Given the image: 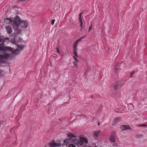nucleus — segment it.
Listing matches in <instances>:
<instances>
[{"mask_svg":"<svg viewBox=\"0 0 147 147\" xmlns=\"http://www.w3.org/2000/svg\"><path fill=\"white\" fill-rule=\"evenodd\" d=\"M100 122H99L98 123V125H100Z\"/></svg>","mask_w":147,"mask_h":147,"instance_id":"nucleus-28","label":"nucleus"},{"mask_svg":"<svg viewBox=\"0 0 147 147\" xmlns=\"http://www.w3.org/2000/svg\"><path fill=\"white\" fill-rule=\"evenodd\" d=\"M73 58L75 60V61L73 62V64L76 66V67H77V64L78 63V61L75 56H73Z\"/></svg>","mask_w":147,"mask_h":147,"instance_id":"nucleus-13","label":"nucleus"},{"mask_svg":"<svg viewBox=\"0 0 147 147\" xmlns=\"http://www.w3.org/2000/svg\"><path fill=\"white\" fill-rule=\"evenodd\" d=\"M121 82L119 81H117L116 85H115L113 86L114 89L115 90H117V87H120L122 85H120Z\"/></svg>","mask_w":147,"mask_h":147,"instance_id":"nucleus-12","label":"nucleus"},{"mask_svg":"<svg viewBox=\"0 0 147 147\" xmlns=\"http://www.w3.org/2000/svg\"><path fill=\"white\" fill-rule=\"evenodd\" d=\"M82 12L79 14V22L81 24L80 26L82 27H83V26H82L83 23H82V18H81V15L82 14Z\"/></svg>","mask_w":147,"mask_h":147,"instance_id":"nucleus-14","label":"nucleus"},{"mask_svg":"<svg viewBox=\"0 0 147 147\" xmlns=\"http://www.w3.org/2000/svg\"><path fill=\"white\" fill-rule=\"evenodd\" d=\"M56 50H57V53H58L59 54L60 53V51L59 50V48H56Z\"/></svg>","mask_w":147,"mask_h":147,"instance_id":"nucleus-23","label":"nucleus"},{"mask_svg":"<svg viewBox=\"0 0 147 147\" xmlns=\"http://www.w3.org/2000/svg\"><path fill=\"white\" fill-rule=\"evenodd\" d=\"M121 118L120 117H118L114 119L112 123V125H115L116 123L119 122L121 120Z\"/></svg>","mask_w":147,"mask_h":147,"instance_id":"nucleus-10","label":"nucleus"},{"mask_svg":"<svg viewBox=\"0 0 147 147\" xmlns=\"http://www.w3.org/2000/svg\"><path fill=\"white\" fill-rule=\"evenodd\" d=\"M5 29L7 32L8 34H11L12 32V28L11 26H8L5 27Z\"/></svg>","mask_w":147,"mask_h":147,"instance_id":"nucleus-9","label":"nucleus"},{"mask_svg":"<svg viewBox=\"0 0 147 147\" xmlns=\"http://www.w3.org/2000/svg\"><path fill=\"white\" fill-rule=\"evenodd\" d=\"M3 40V37L0 36V42H2Z\"/></svg>","mask_w":147,"mask_h":147,"instance_id":"nucleus-24","label":"nucleus"},{"mask_svg":"<svg viewBox=\"0 0 147 147\" xmlns=\"http://www.w3.org/2000/svg\"><path fill=\"white\" fill-rule=\"evenodd\" d=\"M20 52V51L19 49H17L15 50H14L12 53V55H17Z\"/></svg>","mask_w":147,"mask_h":147,"instance_id":"nucleus-15","label":"nucleus"},{"mask_svg":"<svg viewBox=\"0 0 147 147\" xmlns=\"http://www.w3.org/2000/svg\"><path fill=\"white\" fill-rule=\"evenodd\" d=\"M92 24H91V26H90V27H89V30H88V31L89 32H90V30L92 29Z\"/></svg>","mask_w":147,"mask_h":147,"instance_id":"nucleus-22","label":"nucleus"},{"mask_svg":"<svg viewBox=\"0 0 147 147\" xmlns=\"http://www.w3.org/2000/svg\"><path fill=\"white\" fill-rule=\"evenodd\" d=\"M86 37V36H84L80 38L77 40L75 41V42L74 43L73 45V49H74V53L76 57H78L77 55V45L78 43L82 39H84Z\"/></svg>","mask_w":147,"mask_h":147,"instance_id":"nucleus-4","label":"nucleus"},{"mask_svg":"<svg viewBox=\"0 0 147 147\" xmlns=\"http://www.w3.org/2000/svg\"><path fill=\"white\" fill-rule=\"evenodd\" d=\"M100 133V131H94V134L95 136L96 137V138H97V137L98 136V134Z\"/></svg>","mask_w":147,"mask_h":147,"instance_id":"nucleus-16","label":"nucleus"},{"mask_svg":"<svg viewBox=\"0 0 147 147\" xmlns=\"http://www.w3.org/2000/svg\"><path fill=\"white\" fill-rule=\"evenodd\" d=\"M68 147H76V146L75 145H74V144H69Z\"/></svg>","mask_w":147,"mask_h":147,"instance_id":"nucleus-19","label":"nucleus"},{"mask_svg":"<svg viewBox=\"0 0 147 147\" xmlns=\"http://www.w3.org/2000/svg\"><path fill=\"white\" fill-rule=\"evenodd\" d=\"M71 138L69 137L65 139L64 141V144L67 145L68 144H69L71 143L74 142L78 146H81L86 145L88 142L87 140L84 138L81 137L79 139H75L74 140Z\"/></svg>","mask_w":147,"mask_h":147,"instance_id":"nucleus-3","label":"nucleus"},{"mask_svg":"<svg viewBox=\"0 0 147 147\" xmlns=\"http://www.w3.org/2000/svg\"><path fill=\"white\" fill-rule=\"evenodd\" d=\"M28 26L27 22L25 20L21 21L20 18L18 16L14 18L12 25V27L18 33H21L22 28H26Z\"/></svg>","mask_w":147,"mask_h":147,"instance_id":"nucleus-2","label":"nucleus"},{"mask_svg":"<svg viewBox=\"0 0 147 147\" xmlns=\"http://www.w3.org/2000/svg\"><path fill=\"white\" fill-rule=\"evenodd\" d=\"M24 46L23 45H18V48L20 50H22L24 48Z\"/></svg>","mask_w":147,"mask_h":147,"instance_id":"nucleus-17","label":"nucleus"},{"mask_svg":"<svg viewBox=\"0 0 147 147\" xmlns=\"http://www.w3.org/2000/svg\"><path fill=\"white\" fill-rule=\"evenodd\" d=\"M134 74V71H132L131 73L130 74V77L131 78H132L133 76V75Z\"/></svg>","mask_w":147,"mask_h":147,"instance_id":"nucleus-21","label":"nucleus"},{"mask_svg":"<svg viewBox=\"0 0 147 147\" xmlns=\"http://www.w3.org/2000/svg\"><path fill=\"white\" fill-rule=\"evenodd\" d=\"M50 147H56L58 146V144L55 143L54 141H51L49 144Z\"/></svg>","mask_w":147,"mask_h":147,"instance_id":"nucleus-11","label":"nucleus"},{"mask_svg":"<svg viewBox=\"0 0 147 147\" xmlns=\"http://www.w3.org/2000/svg\"><path fill=\"white\" fill-rule=\"evenodd\" d=\"M118 63H117L116 64V65L115 66V70H116V72H118V71L119 70V69H118L117 67V66L118 65Z\"/></svg>","mask_w":147,"mask_h":147,"instance_id":"nucleus-18","label":"nucleus"},{"mask_svg":"<svg viewBox=\"0 0 147 147\" xmlns=\"http://www.w3.org/2000/svg\"><path fill=\"white\" fill-rule=\"evenodd\" d=\"M55 21V19H53L51 20V23L52 25H54V24Z\"/></svg>","mask_w":147,"mask_h":147,"instance_id":"nucleus-20","label":"nucleus"},{"mask_svg":"<svg viewBox=\"0 0 147 147\" xmlns=\"http://www.w3.org/2000/svg\"><path fill=\"white\" fill-rule=\"evenodd\" d=\"M14 18H7L5 19L4 20V23L5 24H8L10 23H13Z\"/></svg>","mask_w":147,"mask_h":147,"instance_id":"nucleus-5","label":"nucleus"},{"mask_svg":"<svg viewBox=\"0 0 147 147\" xmlns=\"http://www.w3.org/2000/svg\"><path fill=\"white\" fill-rule=\"evenodd\" d=\"M9 42V39L8 38H6L3 40L2 43L0 44V62L5 63V60L11 59L12 57L11 56V53L7 54L6 52L11 53L13 51L12 48L8 47H4L3 45H6Z\"/></svg>","mask_w":147,"mask_h":147,"instance_id":"nucleus-1","label":"nucleus"},{"mask_svg":"<svg viewBox=\"0 0 147 147\" xmlns=\"http://www.w3.org/2000/svg\"><path fill=\"white\" fill-rule=\"evenodd\" d=\"M138 127H143L142 126V124H139L138 125Z\"/></svg>","mask_w":147,"mask_h":147,"instance_id":"nucleus-26","label":"nucleus"},{"mask_svg":"<svg viewBox=\"0 0 147 147\" xmlns=\"http://www.w3.org/2000/svg\"><path fill=\"white\" fill-rule=\"evenodd\" d=\"M115 135L114 133H112L110 138V141L112 143L114 144L115 142Z\"/></svg>","mask_w":147,"mask_h":147,"instance_id":"nucleus-6","label":"nucleus"},{"mask_svg":"<svg viewBox=\"0 0 147 147\" xmlns=\"http://www.w3.org/2000/svg\"><path fill=\"white\" fill-rule=\"evenodd\" d=\"M146 126H147V125L146 124H142V126L146 127Z\"/></svg>","mask_w":147,"mask_h":147,"instance_id":"nucleus-27","label":"nucleus"},{"mask_svg":"<svg viewBox=\"0 0 147 147\" xmlns=\"http://www.w3.org/2000/svg\"><path fill=\"white\" fill-rule=\"evenodd\" d=\"M27 0H19L18 1L19 2H24Z\"/></svg>","mask_w":147,"mask_h":147,"instance_id":"nucleus-25","label":"nucleus"},{"mask_svg":"<svg viewBox=\"0 0 147 147\" xmlns=\"http://www.w3.org/2000/svg\"><path fill=\"white\" fill-rule=\"evenodd\" d=\"M77 136L78 134L76 133H75L74 134L71 133H69L67 134V136L71 138L76 137Z\"/></svg>","mask_w":147,"mask_h":147,"instance_id":"nucleus-8","label":"nucleus"},{"mask_svg":"<svg viewBox=\"0 0 147 147\" xmlns=\"http://www.w3.org/2000/svg\"><path fill=\"white\" fill-rule=\"evenodd\" d=\"M121 129L122 130L126 129H131V128L128 125H123L121 126Z\"/></svg>","mask_w":147,"mask_h":147,"instance_id":"nucleus-7","label":"nucleus"}]
</instances>
